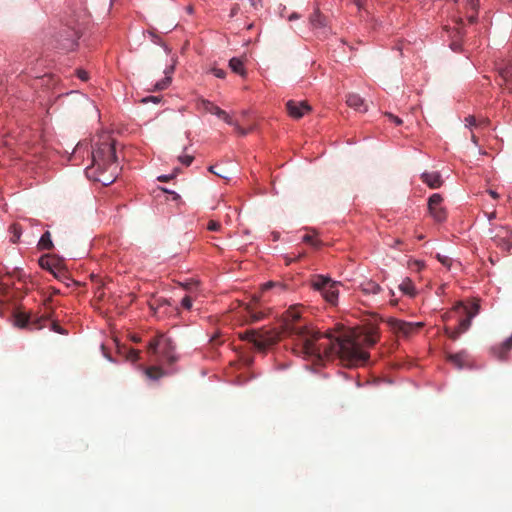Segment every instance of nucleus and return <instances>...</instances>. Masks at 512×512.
Listing matches in <instances>:
<instances>
[{"label":"nucleus","mask_w":512,"mask_h":512,"mask_svg":"<svg viewBox=\"0 0 512 512\" xmlns=\"http://www.w3.org/2000/svg\"><path fill=\"white\" fill-rule=\"evenodd\" d=\"M385 115L389 118L390 121H392L395 125L399 126L403 123L402 119L396 115H393L392 113H385Z\"/></svg>","instance_id":"c9c22d12"},{"label":"nucleus","mask_w":512,"mask_h":512,"mask_svg":"<svg viewBox=\"0 0 512 512\" xmlns=\"http://www.w3.org/2000/svg\"><path fill=\"white\" fill-rule=\"evenodd\" d=\"M392 323L394 329L397 330L398 332L403 333L404 335L410 334L415 328L420 327L422 325V323L420 322L409 323L400 320H394Z\"/></svg>","instance_id":"6ab92c4d"},{"label":"nucleus","mask_w":512,"mask_h":512,"mask_svg":"<svg viewBox=\"0 0 512 512\" xmlns=\"http://www.w3.org/2000/svg\"><path fill=\"white\" fill-rule=\"evenodd\" d=\"M181 306L187 310L191 309L192 307V299L189 296H185L181 300Z\"/></svg>","instance_id":"e433bc0d"},{"label":"nucleus","mask_w":512,"mask_h":512,"mask_svg":"<svg viewBox=\"0 0 512 512\" xmlns=\"http://www.w3.org/2000/svg\"><path fill=\"white\" fill-rule=\"evenodd\" d=\"M157 32H159V30L156 27H151L149 30H147V34L150 37L151 41L154 44L159 45L162 42V39L159 37Z\"/></svg>","instance_id":"2f4dec72"},{"label":"nucleus","mask_w":512,"mask_h":512,"mask_svg":"<svg viewBox=\"0 0 512 512\" xmlns=\"http://www.w3.org/2000/svg\"><path fill=\"white\" fill-rule=\"evenodd\" d=\"M274 289L276 290V293L280 294L286 291L287 286L282 282H276V286L274 287Z\"/></svg>","instance_id":"a18cd8bd"},{"label":"nucleus","mask_w":512,"mask_h":512,"mask_svg":"<svg viewBox=\"0 0 512 512\" xmlns=\"http://www.w3.org/2000/svg\"><path fill=\"white\" fill-rule=\"evenodd\" d=\"M473 311H468L467 317L462 319L455 329H446L447 335L451 339H457L463 332L467 331L471 326L472 319L479 313V305L473 304Z\"/></svg>","instance_id":"6e6552de"},{"label":"nucleus","mask_w":512,"mask_h":512,"mask_svg":"<svg viewBox=\"0 0 512 512\" xmlns=\"http://www.w3.org/2000/svg\"><path fill=\"white\" fill-rule=\"evenodd\" d=\"M229 67L234 73L239 74L242 77H245L246 69L244 68V63L240 58H231L229 60Z\"/></svg>","instance_id":"4be33fe9"},{"label":"nucleus","mask_w":512,"mask_h":512,"mask_svg":"<svg viewBox=\"0 0 512 512\" xmlns=\"http://www.w3.org/2000/svg\"><path fill=\"white\" fill-rule=\"evenodd\" d=\"M216 168H219V167H218V166H214V165H212V166H210V167L208 168V170H209L210 172H212L213 174H215V175H217L218 177H221V178H223V179L228 180V179H230V178H231V177L227 174V172L225 171V169L220 168L219 170H216Z\"/></svg>","instance_id":"473e14b6"},{"label":"nucleus","mask_w":512,"mask_h":512,"mask_svg":"<svg viewBox=\"0 0 512 512\" xmlns=\"http://www.w3.org/2000/svg\"><path fill=\"white\" fill-rule=\"evenodd\" d=\"M174 174H162L157 177L158 181L166 182L174 178Z\"/></svg>","instance_id":"09e8293b"},{"label":"nucleus","mask_w":512,"mask_h":512,"mask_svg":"<svg viewBox=\"0 0 512 512\" xmlns=\"http://www.w3.org/2000/svg\"><path fill=\"white\" fill-rule=\"evenodd\" d=\"M141 101L143 103L153 102V103L157 104L160 102V98L157 96H148V97L143 98Z\"/></svg>","instance_id":"8fccbe9b"},{"label":"nucleus","mask_w":512,"mask_h":512,"mask_svg":"<svg viewBox=\"0 0 512 512\" xmlns=\"http://www.w3.org/2000/svg\"><path fill=\"white\" fill-rule=\"evenodd\" d=\"M333 281L330 277L324 276V275H318L315 277V279L312 281V287L321 292L324 288L329 286Z\"/></svg>","instance_id":"412c9836"},{"label":"nucleus","mask_w":512,"mask_h":512,"mask_svg":"<svg viewBox=\"0 0 512 512\" xmlns=\"http://www.w3.org/2000/svg\"><path fill=\"white\" fill-rule=\"evenodd\" d=\"M220 227H221V225L217 221H209L208 226H207L208 230H210V231H218L220 229Z\"/></svg>","instance_id":"a19ab883"},{"label":"nucleus","mask_w":512,"mask_h":512,"mask_svg":"<svg viewBox=\"0 0 512 512\" xmlns=\"http://www.w3.org/2000/svg\"><path fill=\"white\" fill-rule=\"evenodd\" d=\"M162 190L165 193L171 194V196L173 197V200H179L180 199V195L176 191H173V190H170V189H167V188H162Z\"/></svg>","instance_id":"3c124183"},{"label":"nucleus","mask_w":512,"mask_h":512,"mask_svg":"<svg viewBox=\"0 0 512 512\" xmlns=\"http://www.w3.org/2000/svg\"><path fill=\"white\" fill-rule=\"evenodd\" d=\"M476 20H477V12H475V14H472V15H470V16L468 17V21H469L470 23H475V22H476Z\"/></svg>","instance_id":"052dcab7"},{"label":"nucleus","mask_w":512,"mask_h":512,"mask_svg":"<svg viewBox=\"0 0 512 512\" xmlns=\"http://www.w3.org/2000/svg\"><path fill=\"white\" fill-rule=\"evenodd\" d=\"M38 248L40 250H50L53 248V242L51 239V234L49 231H46L38 241Z\"/></svg>","instance_id":"b1692460"},{"label":"nucleus","mask_w":512,"mask_h":512,"mask_svg":"<svg viewBox=\"0 0 512 512\" xmlns=\"http://www.w3.org/2000/svg\"><path fill=\"white\" fill-rule=\"evenodd\" d=\"M475 125H476V119H475V117H474V116H471V115H470V116H468V117H466V118H465V126H466L467 128H471V127H473V126H475Z\"/></svg>","instance_id":"ea45409f"},{"label":"nucleus","mask_w":512,"mask_h":512,"mask_svg":"<svg viewBox=\"0 0 512 512\" xmlns=\"http://www.w3.org/2000/svg\"><path fill=\"white\" fill-rule=\"evenodd\" d=\"M359 289L365 295H377L381 291V287L373 280H364L360 283Z\"/></svg>","instance_id":"f3484780"},{"label":"nucleus","mask_w":512,"mask_h":512,"mask_svg":"<svg viewBox=\"0 0 512 512\" xmlns=\"http://www.w3.org/2000/svg\"><path fill=\"white\" fill-rule=\"evenodd\" d=\"M346 103L349 107H351L359 112H366L368 110V107H367L364 99L356 93L349 94L347 96Z\"/></svg>","instance_id":"2eb2a0df"},{"label":"nucleus","mask_w":512,"mask_h":512,"mask_svg":"<svg viewBox=\"0 0 512 512\" xmlns=\"http://www.w3.org/2000/svg\"><path fill=\"white\" fill-rule=\"evenodd\" d=\"M286 326H288V329L290 330V332L292 334H294L297 339H298V342H299V346H300V353L302 354V356L308 360V356L303 352V346H302V339H301V336L299 335L298 333V330L300 328H303L304 326H294V325H289V323H286Z\"/></svg>","instance_id":"a878e982"},{"label":"nucleus","mask_w":512,"mask_h":512,"mask_svg":"<svg viewBox=\"0 0 512 512\" xmlns=\"http://www.w3.org/2000/svg\"><path fill=\"white\" fill-rule=\"evenodd\" d=\"M399 290L409 297H413L416 294L415 286L413 282L409 278H405L400 284H399Z\"/></svg>","instance_id":"5701e85b"},{"label":"nucleus","mask_w":512,"mask_h":512,"mask_svg":"<svg viewBox=\"0 0 512 512\" xmlns=\"http://www.w3.org/2000/svg\"><path fill=\"white\" fill-rule=\"evenodd\" d=\"M302 339L303 352L308 360L316 364L338 355L351 365L364 364L368 361L369 353L362 346L371 347L378 341L379 333L375 325L363 327L358 332L349 331L336 336L333 332L320 333L308 327L298 330Z\"/></svg>","instance_id":"f257e3e1"},{"label":"nucleus","mask_w":512,"mask_h":512,"mask_svg":"<svg viewBox=\"0 0 512 512\" xmlns=\"http://www.w3.org/2000/svg\"><path fill=\"white\" fill-rule=\"evenodd\" d=\"M177 22L175 20L168 21L165 19L164 15L160 16L157 19V29L160 33L167 34L174 30L177 27Z\"/></svg>","instance_id":"aec40b11"},{"label":"nucleus","mask_w":512,"mask_h":512,"mask_svg":"<svg viewBox=\"0 0 512 512\" xmlns=\"http://www.w3.org/2000/svg\"><path fill=\"white\" fill-rule=\"evenodd\" d=\"M238 12V7L237 6H233L231 11H230V17H234Z\"/></svg>","instance_id":"680f3d73"},{"label":"nucleus","mask_w":512,"mask_h":512,"mask_svg":"<svg viewBox=\"0 0 512 512\" xmlns=\"http://www.w3.org/2000/svg\"><path fill=\"white\" fill-rule=\"evenodd\" d=\"M221 111H222V109L220 107H218L217 105H215V107H214V109H213L211 114H213V115L218 117L219 114H221Z\"/></svg>","instance_id":"4d7b16f0"},{"label":"nucleus","mask_w":512,"mask_h":512,"mask_svg":"<svg viewBox=\"0 0 512 512\" xmlns=\"http://www.w3.org/2000/svg\"><path fill=\"white\" fill-rule=\"evenodd\" d=\"M321 294L327 302L331 304H336L339 295L336 282L333 281L329 286L324 288L321 291Z\"/></svg>","instance_id":"a211bd4d"},{"label":"nucleus","mask_w":512,"mask_h":512,"mask_svg":"<svg viewBox=\"0 0 512 512\" xmlns=\"http://www.w3.org/2000/svg\"><path fill=\"white\" fill-rule=\"evenodd\" d=\"M77 77L82 80V81H87L88 80V72L83 70V69H78L77 70Z\"/></svg>","instance_id":"79ce46f5"},{"label":"nucleus","mask_w":512,"mask_h":512,"mask_svg":"<svg viewBox=\"0 0 512 512\" xmlns=\"http://www.w3.org/2000/svg\"><path fill=\"white\" fill-rule=\"evenodd\" d=\"M104 357L110 361V362H114L113 358H111L109 355H107L106 353H104Z\"/></svg>","instance_id":"338daca9"},{"label":"nucleus","mask_w":512,"mask_h":512,"mask_svg":"<svg viewBox=\"0 0 512 512\" xmlns=\"http://www.w3.org/2000/svg\"><path fill=\"white\" fill-rule=\"evenodd\" d=\"M197 107L198 109L200 110H203L205 111L206 113H212L214 107H215V104L212 103L211 101L207 100V99H199L197 101Z\"/></svg>","instance_id":"c85d7f7f"},{"label":"nucleus","mask_w":512,"mask_h":512,"mask_svg":"<svg viewBox=\"0 0 512 512\" xmlns=\"http://www.w3.org/2000/svg\"><path fill=\"white\" fill-rule=\"evenodd\" d=\"M161 304L170 305V302H169L167 299H163V300L161 301Z\"/></svg>","instance_id":"774afa93"},{"label":"nucleus","mask_w":512,"mask_h":512,"mask_svg":"<svg viewBox=\"0 0 512 512\" xmlns=\"http://www.w3.org/2000/svg\"><path fill=\"white\" fill-rule=\"evenodd\" d=\"M466 5L474 12H477L479 8V0H466Z\"/></svg>","instance_id":"58836bf2"},{"label":"nucleus","mask_w":512,"mask_h":512,"mask_svg":"<svg viewBox=\"0 0 512 512\" xmlns=\"http://www.w3.org/2000/svg\"><path fill=\"white\" fill-rule=\"evenodd\" d=\"M159 46H161L163 48V50L165 51L166 54H170L171 53V49L162 41Z\"/></svg>","instance_id":"6e6d98bb"},{"label":"nucleus","mask_w":512,"mask_h":512,"mask_svg":"<svg viewBox=\"0 0 512 512\" xmlns=\"http://www.w3.org/2000/svg\"><path fill=\"white\" fill-rule=\"evenodd\" d=\"M301 318V312L297 306L291 307L286 313L287 322H295Z\"/></svg>","instance_id":"cd10ccee"},{"label":"nucleus","mask_w":512,"mask_h":512,"mask_svg":"<svg viewBox=\"0 0 512 512\" xmlns=\"http://www.w3.org/2000/svg\"><path fill=\"white\" fill-rule=\"evenodd\" d=\"M443 197L439 193L432 194L428 199V209L430 215L437 222H442L446 219V210L442 205Z\"/></svg>","instance_id":"0eeeda50"},{"label":"nucleus","mask_w":512,"mask_h":512,"mask_svg":"<svg viewBox=\"0 0 512 512\" xmlns=\"http://www.w3.org/2000/svg\"><path fill=\"white\" fill-rule=\"evenodd\" d=\"M149 350L153 354H158L161 361L174 363L178 360L176 346L171 338L160 335L149 342Z\"/></svg>","instance_id":"7ed1b4c3"},{"label":"nucleus","mask_w":512,"mask_h":512,"mask_svg":"<svg viewBox=\"0 0 512 512\" xmlns=\"http://www.w3.org/2000/svg\"><path fill=\"white\" fill-rule=\"evenodd\" d=\"M421 178L432 189L439 188L443 184L441 174L437 171L423 172Z\"/></svg>","instance_id":"4468645a"},{"label":"nucleus","mask_w":512,"mask_h":512,"mask_svg":"<svg viewBox=\"0 0 512 512\" xmlns=\"http://www.w3.org/2000/svg\"><path fill=\"white\" fill-rule=\"evenodd\" d=\"M176 58H172L171 59V63L169 65L166 66V68L164 69L163 73L165 75V77L163 79H161L160 81H157L155 84H154V90L155 91H161V90H164L166 89L172 82V75L175 71V66H176Z\"/></svg>","instance_id":"9b49d317"},{"label":"nucleus","mask_w":512,"mask_h":512,"mask_svg":"<svg viewBox=\"0 0 512 512\" xmlns=\"http://www.w3.org/2000/svg\"><path fill=\"white\" fill-rule=\"evenodd\" d=\"M299 18H300V15L296 12H293L292 14L289 15L288 20L294 21V20H298Z\"/></svg>","instance_id":"5fc2aeb1"},{"label":"nucleus","mask_w":512,"mask_h":512,"mask_svg":"<svg viewBox=\"0 0 512 512\" xmlns=\"http://www.w3.org/2000/svg\"><path fill=\"white\" fill-rule=\"evenodd\" d=\"M79 32L73 27H65L56 34L57 47L65 51H73L78 46Z\"/></svg>","instance_id":"423d86ee"},{"label":"nucleus","mask_w":512,"mask_h":512,"mask_svg":"<svg viewBox=\"0 0 512 512\" xmlns=\"http://www.w3.org/2000/svg\"><path fill=\"white\" fill-rule=\"evenodd\" d=\"M278 334L273 330L250 329L242 334V339L248 340L262 351L277 340Z\"/></svg>","instance_id":"20e7f679"},{"label":"nucleus","mask_w":512,"mask_h":512,"mask_svg":"<svg viewBox=\"0 0 512 512\" xmlns=\"http://www.w3.org/2000/svg\"><path fill=\"white\" fill-rule=\"evenodd\" d=\"M31 322L30 316L25 313H18L14 318V326L18 328H27Z\"/></svg>","instance_id":"393cba45"},{"label":"nucleus","mask_w":512,"mask_h":512,"mask_svg":"<svg viewBox=\"0 0 512 512\" xmlns=\"http://www.w3.org/2000/svg\"><path fill=\"white\" fill-rule=\"evenodd\" d=\"M9 231L12 234L11 242L17 243L22 235L21 226L18 224H12L9 228Z\"/></svg>","instance_id":"c756f323"},{"label":"nucleus","mask_w":512,"mask_h":512,"mask_svg":"<svg viewBox=\"0 0 512 512\" xmlns=\"http://www.w3.org/2000/svg\"><path fill=\"white\" fill-rule=\"evenodd\" d=\"M490 239L502 250L512 248V229L507 226H492L489 228Z\"/></svg>","instance_id":"39448f33"},{"label":"nucleus","mask_w":512,"mask_h":512,"mask_svg":"<svg viewBox=\"0 0 512 512\" xmlns=\"http://www.w3.org/2000/svg\"><path fill=\"white\" fill-rule=\"evenodd\" d=\"M39 265L41 266V268L48 270L49 272L53 271V269L56 267L55 262L47 256L41 257L39 259Z\"/></svg>","instance_id":"7c9ffc66"},{"label":"nucleus","mask_w":512,"mask_h":512,"mask_svg":"<svg viewBox=\"0 0 512 512\" xmlns=\"http://www.w3.org/2000/svg\"><path fill=\"white\" fill-rule=\"evenodd\" d=\"M437 259L445 266L450 265V258L446 255L437 254Z\"/></svg>","instance_id":"37998d69"},{"label":"nucleus","mask_w":512,"mask_h":512,"mask_svg":"<svg viewBox=\"0 0 512 512\" xmlns=\"http://www.w3.org/2000/svg\"><path fill=\"white\" fill-rule=\"evenodd\" d=\"M309 24L311 29L318 30L325 36L331 33V30L327 24L326 17L322 14L318 7H316L312 14L309 16Z\"/></svg>","instance_id":"1a4fd4ad"},{"label":"nucleus","mask_w":512,"mask_h":512,"mask_svg":"<svg viewBox=\"0 0 512 512\" xmlns=\"http://www.w3.org/2000/svg\"><path fill=\"white\" fill-rule=\"evenodd\" d=\"M275 286H276V281H267L262 284V290L266 291V290L274 289Z\"/></svg>","instance_id":"c03bdc74"},{"label":"nucleus","mask_w":512,"mask_h":512,"mask_svg":"<svg viewBox=\"0 0 512 512\" xmlns=\"http://www.w3.org/2000/svg\"><path fill=\"white\" fill-rule=\"evenodd\" d=\"M115 144L109 134L99 136L92 146V165L85 169L88 178L105 186L115 181L118 169Z\"/></svg>","instance_id":"f03ea898"},{"label":"nucleus","mask_w":512,"mask_h":512,"mask_svg":"<svg viewBox=\"0 0 512 512\" xmlns=\"http://www.w3.org/2000/svg\"><path fill=\"white\" fill-rule=\"evenodd\" d=\"M233 127L236 129V131L239 134H241L243 136L247 134V131L245 129L241 128L237 123Z\"/></svg>","instance_id":"864d4df0"},{"label":"nucleus","mask_w":512,"mask_h":512,"mask_svg":"<svg viewBox=\"0 0 512 512\" xmlns=\"http://www.w3.org/2000/svg\"><path fill=\"white\" fill-rule=\"evenodd\" d=\"M226 115H227V112H226V111H224V110H222V111H221V114H219L218 118H220V119H222V120H223V118H224Z\"/></svg>","instance_id":"69168bd1"},{"label":"nucleus","mask_w":512,"mask_h":512,"mask_svg":"<svg viewBox=\"0 0 512 512\" xmlns=\"http://www.w3.org/2000/svg\"><path fill=\"white\" fill-rule=\"evenodd\" d=\"M223 120L228 124V125H231V126H234L236 124V122H234L232 120V118L230 117V115L227 113V115L223 118Z\"/></svg>","instance_id":"603ef678"},{"label":"nucleus","mask_w":512,"mask_h":512,"mask_svg":"<svg viewBox=\"0 0 512 512\" xmlns=\"http://www.w3.org/2000/svg\"><path fill=\"white\" fill-rule=\"evenodd\" d=\"M178 160L185 166H190L191 163L194 160V157L192 155H180L178 157Z\"/></svg>","instance_id":"72a5a7b5"},{"label":"nucleus","mask_w":512,"mask_h":512,"mask_svg":"<svg viewBox=\"0 0 512 512\" xmlns=\"http://www.w3.org/2000/svg\"><path fill=\"white\" fill-rule=\"evenodd\" d=\"M512 349V336L506 338L502 343L493 345L490 349L491 355L498 360H505Z\"/></svg>","instance_id":"f8f14e48"},{"label":"nucleus","mask_w":512,"mask_h":512,"mask_svg":"<svg viewBox=\"0 0 512 512\" xmlns=\"http://www.w3.org/2000/svg\"><path fill=\"white\" fill-rule=\"evenodd\" d=\"M498 74L503 79L507 89L512 91V62H501L497 66Z\"/></svg>","instance_id":"ddd939ff"},{"label":"nucleus","mask_w":512,"mask_h":512,"mask_svg":"<svg viewBox=\"0 0 512 512\" xmlns=\"http://www.w3.org/2000/svg\"><path fill=\"white\" fill-rule=\"evenodd\" d=\"M50 273L53 274V276L57 279H61L62 277H65V273L63 271H61L60 269H58L57 267H55L53 269V271H51Z\"/></svg>","instance_id":"de8ad7c7"},{"label":"nucleus","mask_w":512,"mask_h":512,"mask_svg":"<svg viewBox=\"0 0 512 512\" xmlns=\"http://www.w3.org/2000/svg\"><path fill=\"white\" fill-rule=\"evenodd\" d=\"M126 358H127V360H129L131 362H136L139 358V352L135 349H130L128 351Z\"/></svg>","instance_id":"f704fd0d"},{"label":"nucleus","mask_w":512,"mask_h":512,"mask_svg":"<svg viewBox=\"0 0 512 512\" xmlns=\"http://www.w3.org/2000/svg\"><path fill=\"white\" fill-rule=\"evenodd\" d=\"M286 107L289 116L294 119H300L311 109L307 102L295 100H289L286 103Z\"/></svg>","instance_id":"9d476101"},{"label":"nucleus","mask_w":512,"mask_h":512,"mask_svg":"<svg viewBox=\"0 0 512 512\" xmlns=\"http://www.w3.org/2000/svg\"><path fill=\"white\" fill-rule=\"evenodd\" d=\"M302 240H303V242H307V243H312V242H313V238H312V236H310V235H308V234L304 235V236L302 237Z\"/></svg>","instance_id":"bf43d9fd"},{"label":"nucleus","mask_w":512,"mask_h":512,"mask_svg":"<svg viewBox=\"0 0 512 512\" xmlns=\"http://www.w3.org/2000/svg\"><path fill=\"white\" fill-rule=\"evenodd\" d=\"M488 221L491 222L492 220H494L496 218V213L495 212H491V213H486L485 214Z\"/></svg>","instance_id":"13d9d810"},{"label":"nucleus","mask_w":512,"mask_h":512,"mask_svg":"<svg viewBox=\"0 0 512 512\" xmlns=\"http://www.w3.org/2000/svg\"><path fill=\"white\" fill-rule=\"evenodd\" d=\"M193 11H194L193 6L188 5V6L186 7V12H187L188 14H192V13H193Z\"/></svg>","instance_id":"0e129e2a"},{"label":"nucleus","mask_w":512,"mask_h":512,"mask_svg":"<svg viewBox=\"0 0 512 512\" xmlns=\"http://www.w3.org/2000/svg\"><path fill=\"white\" fill-rule=\"evenodd\" d=\"M251 320L253 322H257V321H260L263 317H264V314L262 312H251Z\"/></svg>","instance_id":"49530a36"},{"label":"nucleus","mask_w":512,"mask_h":512,"mask_svg":"<svg viewBox=\"0 0 512 512\" xmlns=\"http://www.w3.org/2000/svg\"><path fill=\"white\" fill-rule=\"evenodd\" d=\"M144 373L148 379L153 380V381L158 380L159 378H161L164 375V373L161 371V369L156 368V367L146 368L144 370Z\"/></svg>","instance_id":"bb28decb"},{"label":"nucleus","mask_w":512,"mask_h":512,"mask_svg":"<svg viewBox=\"0 0 512 512\" xmlns=\"http://www.w3.org/2000/svg\"><path fill=\"white\" fill-rule=\"evenodd\" d=\"M488 193L493 197V198H498V193L494 190H489Z\"/></svg>","instance_id":"e2e57ef3"},{"label":"nucleus","mask_w":512,"mask_h":512,"mask_svg":"<svg viewBox=\"0 0 512 512\" xmlns=\"http://www.w3.org/2000/svg\"><path fill=\"white\" fill-rule=\"evenodd\" d=\"M211 72L213 73V75H214L215 77L220 78V79H223V78H225V76H226V72H225V70L220 69V68H213V69L211 70Z\"/></svg>","instance_id":"4c0bfd02"},{"label":"nucleus","mask_w":512,"mask_h":512,"mask_svg":"<svg viewBox=\"0 0 512 512\" xmlns=\"http://www.w3.org/2000/svg\"><path fill=\"white\" fill-rule=\"evenodd\" d=\"M448 359L457 369L461 370L467 365L469 355L466 351H460L458 353L449 355Z\"/></svg>","instance_id":"dca6fc26"}]
</instances>
